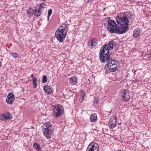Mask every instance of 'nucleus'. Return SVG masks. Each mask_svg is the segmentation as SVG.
<instances>
[{
    "mask_svg": "<svg viewBox=\"0 0 151 151\" xmlns=\"http://www.w3.org/2000/svg\"><path fill=\"white\" fill-rule=\"evenodd\" d=\"M10 54L14 58H19V55L17 53L15 52H12L10 53Z\"/></svg>",
    "mask_w": 151,
    "mask_h": 151,
    "instance_id": "29",
    "label": "nucleus"
},
{
    "mask_svg": "<svg viewBox=\"0 0 151 151\" xmlns=\"http://www.w3.org/2000/svg\"><path fill=\"white\" fill-rule=\"evenodd\" d=\"M116 118L115 116H111L109 120V128L113 129L114 128L116 125Z\"/></svg>",
    "mask_w": 151,
    "mask_h": 151,
    "instance_id": "11",
    "label": "nucleus"
},
{
    "mask_svg": "<svg viewBox=\"0 0 151 151\" xmlns=\"http://www.w3.org/2000/svg\"><path fill=\"white\" fill-rule=\"evenodd\" d=\"M38 80L36 78H33V84L34 88H36L37 87V81Z\"/></svg>",
    "mask_w": 151,
    "mask_h": 151,
    "instance_id": "24",
    "label": "nucleus"
},
{
    "mask_svg": "<svg viewBox=\"0 0 151 151\" xmlns=\"http://www.w3.org/2000/svg\"><path fill=\"white\" fill-rule=\"evenodd\" d=\"M46 5V4L44 3H42L37 5V8L38 9V12H41V13H42L43 12L42 9L45 8Z\"/></svg>",
    "mask_w": 151,
    "mask_h": 151,
    "instance_id": "17",
    "label": "nucleus"
},
{
    "mask_svg": "<svg viewBox=\"0 0 151 151\" xmlns=\"http://www.w3.org/2000/svg\"><path fill=\"white\" fill-rule=\"evenodd\" d=\"M84 1L87 3L88 2H91L92 0H84Z\"/></svg>",
    "mask_w": 151,
    "mask_h": 151,
    "instance_id": "33",
    "label": "nucleus"
},
{
    "mask_svg": "<svg viewBox=\"0 0 151 151\" xmlns=\"http://www.w3.org/2000/svg\"><path fill=\"white\" fill-rule=\"evenodd\" d=\"M50 122H45L42 127V131L44 136L47 139H50L53 132V129Z\"/></svg>",
    "mask_w": 151,
    "mask_h": 151,
    "instance_id": "4",
    "label": "nucleus"
},
{
    "mask_svg": "<svg viewBox=\"0 0 151 151\" xmlns=\"http://www.w3.org/2000/svg\"><path fill=\"white\" fill-rule=\"evenodd\" d=\"M77 81V78L75 77H71L70 79V83L73 85L76 84Z\"/></svg>",
    "mask_w": 151,
    "mask_h": 151,
    "instance_id": "18",
    "label": "nucleus"
},
{
    "mask_svg": "<svg viewBox=\"0 0 151 151\" xmlns=\"http://www.w3.org/2000/svg\"><path fill=\"white\" fill-rule=\"evenodd\" d=\"M134 15L129 12H125L118 14L116 17V20L119 24L129 23V25H131L134 21V18H132Z\"/></svg>",
    "mask_w": 151,
    "mask_h": 151,
    "instance_id": "1",
    "label": "nucleus"
},
{
    "mask_svg": "<svg viewBox=\"0 0 151 151\" xmlns=\"http://www.w3.org/2000/svg\"><path fill=\"white\" fill-rule=\"evenodd\" d=\"M91 122H95L97 120V116L95 113H93L91 114L90 118Z\"/></svg>",
    "mask_w": 151,
    "mask_h": 151,
    "instance_id": "21",
    "label": "nucleus"
},
{
    "mask_svg": "<svg viewBox=\"0 0 151 151\" xmlns=\"http://www.w3.org/2000/svg\"><path fill=\"white\" fill-rule=\"evenodd\" d=\"M121 99L124 102H126L129 101L130 96L129 91L127 89H124L120 93Z\"/></svg>",
    "mask_w": 151,
    "mask_h": 151,
    "instance_id": "8",
    "label": "nucleus"
},
{
    "mask_svg": "<svg viewBox=\"0 0 151 151\" xmlns=\"http://www.w3.org/2000/svg\"><path fill=\"white\" fill-rule=\"evenodd\" d=\"M16 42L17 43H18V42Z\"/></svg>",
    "mask_w": 151,
    "mask_h": 151,
    "instance_id": "38",
    "label": "nucleus"
},
{
    "mask_svg": "<svg viewBox=\"0 0 151 151\" xmlns=\"http://www.w3.org/2000/svg\"><path fill=\"white\" fill-rule=\"evenodd\" d=\"M15 100L14 94L12 92L9 93L7 96L6 101L9 104H12Z\"/></svg>",
    "mask_w": 151,
    "mask_h": 151,
    "instance_id": "12",
    "label": "nucleus"
},
{
    "mask_svg": "<svg viewBox=\"0 0 151 151\" xmlns=\"http://www.w3.org/2000/svg\"><path fill=\"white\" fill-rule=\"evenodd\" d=\"M33 147L37 151H41V147L39 144L37 143H34Z\"/></svg>",
    "mask_w": 151,
    "mask_h": 151,
    "instance_id": "20",
    "label": "nucleus"
},
{
    "mask_svg": "<svg viewBox=\"0 0 151 151\" xmlns=\"http://www.w3.org/2000/svg\"><path fill=\"white\" fill-rule=\"evenodd\" d=\"M52 9H50L48 10L47 14V20L49 21L50 17L52 14Z\"/></svg>",
    "mask_w": 151,
    "mask_h": 151,
    "instance_id": "27",
    "label": "nucleus"
},
{
    "mask_svg": "<svg viewBox=\"0 0 151 151\" xmlns=\"http://www.w3.org/2000/svg\"><path fill=\"white\" fill-rule=\"evenodd\" d=\"M80 92L81 93V95L82 94H85V93H84V90H80Z\"/></svg>",
    "mask_w": 151,
    "mask_h": 151,
    "instance_id": "32",
    "label": "nucleus"
},
{
    "mask_svg": "<svg viewBox=\"0 0 151 151\" xmlns=\"http://www.w3.org/2000/svg\"><path fill=\"white\" fill-rule=\"evenodd\" d=\"M119 26L113 20H109L107 24V29L111 33H116L118 34Z\"/></svg>",
    "mask_w": 151,
    "mask_h": 151,
    "instance_id": "5",
    "label": "nucleus"
},
{
    "mask_svg": "<svg viewBox=\"0 0 151 151\" xmlns=\"http://www.w3.org/2000/svg\"><path fill=\"white\" fill-rule=\"evenodd\" d=\"M47 76L45 75H43L42 76V83H45L47 82Z\"/></svg>",
    "mask_w": 151,
    "mask_h": 151,
    "instance_id": "28",
    "label": "nucleus"
},
{
    "mask_svg": "<svg viewBox=\"0 0 151 151\" xmlns=\"http://www.w3.org/2000/svg\"><path fill=\"white\" fill-rule=\"evenodd\" d=\"M31 77H33V78H35V77H34V75H33V74H32L31 75Z\"/></svg>",
    "mask_w": 151,
    "mask_h": 151,
    "instance_id": "34",
    "label": "nucleus"
},
{
    "mask_svg": "<svg viewBox=\"0 0 151 151\" xmlns=\"http://www.w3.org/2000/svg\"><path fill=\"white\" fill-rule=\"evenodd\" d=\"M58 29H59V30L67 33L68 30V27L66 24H64L60 26Z\"/></svg>",
    "mask_w": 151,
    "mask_h": 151,
    "instance_id": "14",
    "label": "nucleus"
},
{
    "mask_svg": "<svg viewBox=\"0 0 151 151\" xmlns=\"http://www.w3.org/2000/svg\"><path fill=\"white\" fill-rule=\"evenodd\" d=\"M93 102L95 104H96L97 105L99 103V101L98 99L97 100L96 99H94L93 100Z\"/></svg>",
    "mask_w": 151,
    "mask_h": 151,
    "instance_id": "30",
    "label": "nucleus"
},
{
    "mask_svg": "<svg viewBox=\"0 0 151 151\" xmlns=\"http://www.w3.org/2000/svg\"><path fill=\"white\" fill-rule=\"evenodd\" d=\"M6 116L7 118V120L11 119L12 118V115L10 113L7 112L6 114Z\"/></svg>",
    "mask_w": 151,
    "mask_h": 151,
    "instance_id": "26",
    "label": "nucleus"
},
{
    "mask_svg": "<svg viewBox=\"0 0 151 151\" xmlns=\"http://www.w3.org/2000/svg\"><path fill=\"white\" fill-rule=\"evenodd\" d=\"M34 9L32 8H29L27 11V13L28 15L30 14V16H32L34 14Z\"/></svg>",
    "mask_w": 151,
    "mask_h": 151,
    "instance_id": "22",
    "label": "nucleus"
},
{
    "mask_svg": "<svg viewBox=\"0 0 151 151\" xmlns=\"http://www.w3.org/2000/svg\"><path fill=\"white\" fill-rule=\"evenodd\" d=\"M106 64L105 65L104 69L106 70L107 73L114 72L118 70V68L120 64L118 61L116 60H113L110 57L109 60H106Z\"/></svg>",
    "mask_w": 151,
    "mask_h": 151,
    "instance_id": "2",
    "label": "nucleus"
},
{
    "mask_svg": "<svg viewBox=\"0 0 151 151\" xmlns=\"http://www.w3.org/2000/svg\"><path fill=\"white\" fill-rule=\"evenodd\" d=\"M107 45V44H105L103 46L99 51V59L102 63H105L106 60H109L111 54L109 52L111 50H109Z\"/></svg>",
    "mask_w": 151,
    "mask_h": 151,
    "instance_id": "3",
    "label": "nucleus"
},
{
    "mask_svg": "<svg viewBox=\"0 0 151 151\" xmlns=\"http://www.w3.org/2000/svg\"><path fill=\"white\" fill-rule=\"evenodd\" d=\"M44 92L47 95L50 94L52 92L51 88L49 86L45 85L43 87Z\"/></svg>",
    "mask_w": 151,
    "mask_h": 151,
    "instance_id": "15",
    "label": "nucleus"
},
{
    "mask_svg": "<svg viewBox=\"0 0 151 151\" xmlns=\"http://www.w3.org/2000/svg\"><path fill=\"white\" fill-rule=\"evenodd\" d=\"M67 33L57 29L55 33V36L60 43H62L67 35Z\"/></svg>",
    "mask_w": 151,
    "mask_h": 151,
    "instance_id": "7",
    "label": "nucleus"
},
{
    "mask_svg": "<svg viewBox=\"0 0 151 151\" xmlns=\"http://www.w3.org/2000/svg\"><path fill=\"white\" fill-rule=\"evenodd\" d=\"M118 151H122V150H118Z\"/></svg>",
    "mask_w": 151,
    "mask_h": 151,
    "instance_id": "37",
    "label": "nucleus"
},
{
    "mask_svg": "<svg viewBox=\"0 0 151 151\" xmlns=\"http://www.w3.org/2000/svg\"><path fill=\"white\" fill-rule=\"evenodd\" d=\"M97 43V40L94 38H90L88 42V45L89 46H91V47L93 46L94 45L96 46V44Z\"/></svg>",
    "mask_w": 151,
    "mask_h": 151,
    "instance_id": "13",
    "label": "nucleus"
},
{
    "mask_svg": "<svg viewBox=\"0 0 151 151\" xmlns=\"http://www.w3.org/2000/svg\"><path fill=\"white\" fill-rule=\"evenodd\" d=\"M38 8H35V11L34 10V12L33 13H34V14H35V16L37 17H39L40 16L41 14L42 13H41V12H38Z\"/></svg>",
    "mask_w": 151,
    "mask_h": 151,
    "instance_id": "23",
    "label": "nucleus"
},
{
    "mask_svg": "<svg viewBox=\"0 0 151 151\" xmlns=\"http://www.w3.org/2000/svg\"><path fill=\"white\" fill-rule=\"evenodd\" d=\"M140 33V30L139 28H137V29L134 30L133 32V36L134 37H137Z\"/></svg>",
    "mask_w": 151,
    "mask_h": 151,
    "instance_id": "19",
    "label": "nucleus"
},
{
    "mask_svg": "<svg viewBox=\"0 0 151 151\" xmlns=\"http://www.w3.org/2000/svg\"><path fill=\"white\" fill-rule=\"evenodd\" d=\"M81 95L82 96V98H81V99L80 98V99H79L80 101H81V99H82L81 100V101H80L81 102H82V101L84 99V97L85 96V94H82Z\"/></svg>",
    "mask_w": 151,
    "mask_h": 151,
    "instance_id": "31",
    "label": "nucleus"
},
{
    "mask_svg": "<svg viewBox=\"0 0 151 151\" xmlns=\"http://www.w3.org/2000/svg\"><path fill=\"white\" fill-rule=\"evenodd\" d=\"M107 46L109 47V50H112L114 46H115L117 45L116 42H114L113 40H111L109 41L107 44Z\"/></svg>",
    "mask_w": 151,
    "mask_h": 151,
    "instance_id": "16",
    "label": "nucleus"
},
{
    "mask_svg": "<svg viewBox=\"0 0 151 151\" xmlns=\"http://www.w3.org/2000/svg\"><path fill=\"white\" fill-rule=\"evenodd\" d=\"M99 147V145L97 143L91 142L88 146L86 151H98Z\"/></svg>",
    "mask_w": 151,
    "mask_h": 151,
    "instance_id": "10",
    "label": "nucleus"
},
{
    "mask_svg": "<svg viewBox=\"0 0 151 151\" xmlns=\"http://www.w3.org/2000/svg\"><path fill=\"white\" fill-rule=\"evenodd\" d=\"M41 1H45L46 0H41Z\"/></svg>",
    "mask_w": 151,
    "mask_h": 151,
    "instance_id": "36",
    "label": "nucleus"
},
{
    "mask_svg": "<svg viewBox=\"0 0 151 151\" xmlns=\"http://www.w3.org/2000/svg\"><path fill=\"white\" fill-rule=\"evenodd\" d=\"M53 114L54 118H57L62 115L64 113L63 107L60 104L53 106Z\"/></svg>",
    "mask_w": 151,
    "mask_h": 151,
    "instance_id": "6",
    "label": "nucleus"
},
{
    "mask_svg": "<svg viewBox=\"0 0 151 151\" xmlns=\"http://www.w3.org/2000/svg\"><path fill=\"white\" fill-rule=\"evenodd\" d=\"M0 119L2 120H7V118L6 116V114H1L0 116Z\"/></svg>",
    "mask_w": 151,
    "mask_h": 151,
    "instance_id": "25",
    "label": "nucleus"
},
{
    "mask_svg": "<svg viewBox=\"0 0 151 151\" xmlns=\"http://www.w3.org/2000/svg\"><path fill=\"white\" fill-rule=\"evenodd\" d=\"M118 29V34H123L127 32L129 29V23L120 24Z\"/></svg>",
    "mask_w": 151,
    "mask_h": 151,
    "instance_id": "9",
    "label": "nucleus"
},
{
    "mask_svg": "<svg viewBox=\"0 0 151 151\" xmlns=\"http://www.w3.org/2000/svg\"><path fill=\"white\" fill-rule=\"evenodd\" d=\"M1 66V62L0 61V67Z\"/></svg>",
    "mask_w": 151,
    "mask_h": 151,
    "instance_id": "35",
    "label": "nucleus"
}]
</instances>
